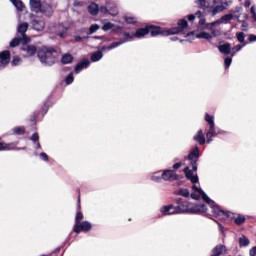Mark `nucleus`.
Wrapping results in <instances>:
<instances>
[{
    "mask_svg": "<svg viewBox=\"0 0 256 256\" xmlns=\"http://www.w3.org/2000/svg\"><path fill=\"white\" fill-rule=\"evenodd\" d=\"M160 213L162 215H179V208L178 206L168 205V206H162L160 208Z\"/></svg>",
    "mask_w": 256,
    "mask_h": 256,
    "instance_id": "f8f14e48",
    "label": "nucleus"
},
{
    "mask_svg": "<svg viewBox=\"0 0 256 256\" xmlns=\"http://www.w3.org/2000/svg\"><path fill=\"white\" fill-rule=\"evenodd\" d=\"M108 8V13L112 15L113 17L119 15V10L117 9V5L113 1H108L106 4Z\"/></svg>",
    "mask_w": 256,
    "mask_h": 256,
    "instance_id": "a211bd4d",
    "label": "nucleus"
},
{
    "mask_svg": "<svg viewBox=\"0 0 256 256\" xmlns=\"http://www.w3.org/2000/svg\"><path fill=\"white\" fill-rule=\"evenodd\" d=\"M21 51L24 57H33L37 53V48L34 45H29V42L22 41Z\"/></svg>",
    "mask_w": 256,
    "mask_h": 256,
    "instance_id": "9b49d317",
    "label": "nucleus"
},
{
    "mask_svg": "<svg viewBox=\"0 0 256 256\" xmlns=\"http://www.w3.org/2000/svg\"><path fill=\"white\" fill-rule=\"evenodd\" d=\"M239 243H240V247H247V245H249V239H247V237L242 236L239 238Z\"/></svg>",
    "mask_w": 256,
    "mask_h": 256,
    "instance_id": "f704fd0d",
    "label": "nucleus"
},
{
    "mask_svg": "<svg viewBox=\"0 0 256 256\" xmlns=\"http://www.w3.org/2000/svg\"><path fill=\"white\" fill-rule=\"evenodd\" d=\"M207 20H205V17H201L200 20H199V25H205Z\"/></svg>",
    "mask_w": 256,
    "mask_h": 256,
    "instance_id": "6e6d98bb",
    "label": "nucleus"
},
{
    "mask_svg": "<svg viewBox=\"0 0 256 256\" xmlns=\"http://www.w3.org/2000/svg\"><path fill=\"white\" fill-rule=\"evenodd\" d=\"M96 31H99V25L97 24H92L90 26V29L88 31V35H93V33H95Z\"/></svg>",
    "mask_w": 256,
    "mask_h": 256,
    "instance_id": "e433bc0d",
    "label": "nucleus"
},
{
    "mask_svg": "<svg viewBox=\"0 0 256 256\" xmlns=\"http://www.w3.org/2000/svg\"><path fill=\"white\" fill-rule=\"evenodd\" d=\"M192 189L194 193L191 194L192 199H202L212 207V211L216 217H219L222 221H225V219H228V217H231V213L225 212L222 210L218 205H216L215 202L210 200L209 196L203 192V190L199 189L196 185L192 186Z\"/></svg>",
    "mask_w": 256,
    "mask_h": 256,
    "instance_id": "f257e3e1",
    "label": "nucleus"
},
{
    "mask_svg": "<svg viewBox=\"0 0 256 256\" xmlns=\"http://www.w3.org/2000/svg\"><path fill=\"white\" fill-rule=\"evenodd\" d=\"M27 29H29V24L25 22L18 26V33L21 35V41H24L25 43H29V41H31V39L25 35Z\"/></svg>",
    "mask_w": 256,
    "mask_h": 256,
    "instance_id": "4468645a",
    "label": "nucleus"
},
{
    "mask_svg": "<svg viewBox=\"0 0 256 256\" xmlns=\"http://www.w3.org/2000/svg\"><path fill=\"white\" fill-rule=\"evenodd\" d=\"M227 252V248H225L224 245H217L213 250H212V255L211 256H221L225 255Z\"/></svg>",
    "mask_w": 256,
    "mask_h": 256,
    "instance_id": "412c9836",
    "label": "nucleus"
},
{
    "mask_svg": "<svg viewBox=\"0 0 256 256\" xmlns=\"http://www.w3.org/2000/svg\"><path fill=\"white\" fill-rule=\"evenodd\" d=\"M245 47V43L243 45H236L234 48H232V57L237 53V51H241Z\"/></svg>",
    "mask_w": 256,
    "mask_h": 256,
    "instance_id": "a19ab883",
    "label": "nucleus"
},
{
    "mask_svg": "<svg viewBox=\"0 0 256 256\" xmlns=\"http://www.w3.org/2000/svg\"><path fill=\"white\" fill-rule=\"evenodd\" d=\"M30 10L34 13H42L45 17L53 16V6L47 3H43L41 0H30Z\"/></svg>",
    "mask_w": 256,
    "mask_h": 256,
    "instance_id": "20e7f679",
    "label": "nucleus"
},
{
    "mask_svg": "<svg viewBox=\"0 0 256 256\" xmlns=\"http://www.w3.org/2000/svg\"><path fill=\"white\" fill-rule=\"evenodd\" d=\"M123 43H125V41L120 40L118 42H114V43L110 44L109 46H104L101 48V52L103 53V51H111V49H116V47L123 45Z\"/></svg>",
    "mask_w": 256,
    "mask_h": 256,
    "instance_id": "4be33fe9",
    "label": "nucleus"
},
{
    "mask_svg": "<svg viewBox=\"0 0 256 256\" xmlns=\"http://www.w3.org/2000/svg\"><path fill=\"white\" fill-rule=\"evenodd\" d=\"M98 13H102L103 15L109 13V9L107 8V6H101L100 8H98Z\"/></svg>",
    "mask_w": 256,
    "mask_h": 256,
    "instance_id": "a18cd8bd",
    "label": "nucleus"
},
{
    "mask_svg": "<svg viewBox=\"0 0 256 256\" xmlns=\"http://www.w3.org/2000/svg\"><path fill=\"white\" fill-rule=\"evenodd\" d=\"M195 14H190L189 16H188V20L189 21H195Z\"/></svg>",
    "mask_w": 256,
    "mask_h": 256,
    "instance_id": "4d7b16f0",
    "label": "nucleus"
},
{
    "mask_svg": "<svg viewBox=\"0 0 256 256\" xmlns=\"http://www.w3.org/2000/svg\"><path fill=\"white\" fill-rule=\"evenodd\" d=\"M11 3H13L14 7H16V9L18 11H23V8L25 7L23 5V2H21L20 0H10Z\"/></svg>",
    "mask_w": 256,
    "mask_h": 256,
    "instance_id": "c756f323",
    "label": "nucleus"
},
{
    "mask_svg": "<svg viewBox=\"0 0 256 256\" xmlns=\"http://www.w3.org/2000/svg\"><path fill=\"white\" fill-rule=\"evenodd\" d=\"M91 223L88 221L78 222L74 226V233H81V231H91Z\"/></svg>",
    "mask_w": 256,
    "mask_h": 256,
    "instance_id": "ddd939ff",
    "label": "nucleus"
},
{
    "mask_svg": "<svg viewBox=\"0 0 256 256\" xmlns=\"http://www.w3.org/2000/svg\"><path fill=\"white\" fill-rule=\"evenodd\" d=\"M125 19H126V23H129V24L137 23V18L135 17L126 16Z\"/></svg>",
    "mask_w": 256,
    "mask_h": 256,
    "instance_id": "c03bdc74",
    "label": "nucleus"
},
{
    "mask_svg": "<svg viewBox=\"0 0 256 256\" xmlns=\"http://www.w3.org/2000/svg\"><path fill=\"white\" fill-rule=\"evenodd\" d=\"M209 6L208 9H210V13L212 15H219V13H223L227 7H229V2H224L220 5H217V3H221V0H208Z\"/></svg>",
    "mask_w": 256,
    "mask_h": 256,
    "instance_id": "0eeeda50",
    "label": "nucleus"
},
{
    "mask_svg": "<svg viewBox=\"0 0 256 256\" xmlns=\"http://www.w3.org/2000/svg\"><path fill=\"white\" fill-rule=\"evenodd\" d=\"M194 17L197 19H201V17H203V12H201V10H198L195 14Z\"/></svg>",
    "mask_w": 256,
    "mask_h": 256,
    "instance_id": "864d4df0",
    "label": "nucleus"
},
{
    "mask_svg": "<svg viewBox=\"0 0 256 256\" xmlns=\"http://www.w3.org/2000/svg\"><path fill=\"white\" fill-rule=\"evenodd\" d=\"M194 141H197L199 145H205V135L203 134V130H199L197 135L194 136Z\"/></svg>",
    "mask_w": 256,
    "mask_h": 256,
    "instance_id": "5701e85b",
    "label": "nucleus"
},
{
    "mask_svg": "<svg viewBox=\"0 0 256 256\" xmlns=\"http://www.w3.org/2000/svg\"><path fill=\"white\" fill-rule=\"evenodd\" d=\"M178 207V212L181 213H205L207 207L204 204L193 205L187 201L180 203Z\"/></svg>",
    "mask_w": 256,
    "mask_h": 256,
    "instance_id": "423d86ee",
    "label": "nucleus"
},
{
    "mask_svg": "<svg viewBox=\"0 0 256 256\" xmlns=\"http://www.w3.org/2000/svg\"><path fill=\"white\" fill-rule=\"evenodd\" d=\"M247 27V23H243L241 28H242V31H247V29H245Z\"/></svg>",
    "mask_w": 256,
    "mask_h": 256,
    "instance_id": "e2e57ef3",
    "label": "nucleus"
},
{
    "mask_svg": "<svg viewBox=\"0 0 256 256\" xmlns=\"http://www.w3.org/2000/svg\"><path fill=\"white\" fill-rule=\"evenodd\" d=\"M236 37H237L239 43H244V42H245V33H243V32H238V33L236 34Z\"/></svg>",
    "mask_w": 256,
    "mask_h": 256,
    "instance_id": "58836bf2",
    "label": "nucleus"
},
{
    "mask_svg": "<svg viewBox=\"0 0 256 256\" xmlns=\"http://www.w3.org/2000/svg\"><path fill=\"white\" fill-rule=\"evenodd\" d=\"M32 27L35 31H43V29H45V21L41 19H34L32 21Z\"/></svg>",
    "mask_w": 256,
    "mask_h": 256,
    "instance_id": "aec40b11",
    "label": "nucleus"
},
{
    "mask_svg": "<svg viewBox=\"0 0 256 256\" xmlns=\"http://www.w3.org/2000/svg\"><path fill=\"white\" fill-rule=\"evenodd\" d=\"M175 195H180L181 197H189V190L187 188H181L175 192Z\"/></svg>",
    "mask_w": 256,
    "mask_h": 256,
    "instance_id": "473e14b6",
    "label": "nucleus"
},
{
    "mask_svg": "<svg viewBox=\"0 0 256 256\" xmlns=\"http://www.w3.org/2000/svg\"><path fill=\"white\" fill-rule=\"evenodd\" d=\"M89 65H91V61H89V59H83L80 63L76 65L75 73H81V71H83V69H87Z\"/></svg>",
    "mask_w": 256,
    "mask_h": 256,
    "instance_id": "f3484780",
    "label": "nucleus"
},
{
    "mask_svg": "<svg viewBox=\"0 0 256 256\" xmlns=\"http://www.w3.org/2000/svg\"><path fill=\"white\" fill-rule=\"evenodd\" d=\"M31 141H34L36 143L38 149H41V144L39 143V134L35 133L31 137Z\"/></svg>",
    "mask_w": 256,
    "mask_h": 256,
    "instance_id": "c9c22d12",
    "label": "nucleus"
},
{
    "mask_svg": "<svg viewBox=\"0 0 256 256\" xmlns=\"http://www.w3.org/2000/svg\"><path fill=\"white\" fill-rule=\"evenodd\" d=\"M220 227V231H223V226H219Z\"/></svg>",
    "mask_w": 256,
    "mask_h": 256,
    "instance_id": "338daca9",
    "label": "nucleus"
},
{
    "mask_svg": "<svg viewBox=\"0 0 256 256\" xmlns=\"http://www.w3.org/2000/svg\"><path fill=\"white\" fill-rule=\"evenodd\" d=\"M161 172H155L152 176H151V180L154 181L155 183H161V179H163V177L161 176Z\"/></svg>",
    "mask_w": 256,
    "mask_h": 256,
    "instance_id": "7c9ffc66",
    "label": "nucleus"
},
{
    "mask_svg": "<svg viewBox=\"0 0 256 256\" xmlns=\"http://www.w3.org/2000/svg\"><path fill=\"white\" fill-rule=\"evenodd\" d=\"M74 81V78H73V73H70L66 79H65V82H66V85H71V83H73Z\"/></svg>",
    "mask_w": 256,
    "mask_h": 256,
    "instance_id": "37998d69",
    "label": "nucleus"
},
{
    "mask_svg": "<svg viewBox=\"0 0 256 256\" xmlns=\"http://www.w3.org/2000/svg\"><path fill=\"white\" fill-rule=\"evenodd\" d=\"M14 133L16 135H23L25 133V128L23 127L14 128Z\"/></svg>",
    "mask_w": 256,
    "mask_h": 256,
    "instance_id": "79ce46f5",
    "label": "nucleus"
},
{
    "mask_svg": "<svg viewBox=\"0 0 256 256\" xmlns=\"http://www.w3.org/2000/svg\"><path fill=\"white\" fill-rule=\"evenodd\" d=\"M151 29H153V26H147L146 28H140L138 30H136V32L134 34H129V33H125L124 36L126 37L125 43H127L128 41H133V37H136V39H143V37H145V35H149V33H151Z\"/></svg>",
    "mask_w": 256,
    "mask_h": 256,
    "instance_id": "6e6552de",
    "label": "nucleus"
},
{
    "mask_svg": "<svg viewBox=\"0 0 256 256\" xmlns=\"http://www.w3.org/2000/svg\"><path fill=\"white\" fill-rule=\"evenodd\" d=\"M82 220H83V213H81L79 211V212H77L76 217H75L76 224L81 223Z\"/></svg>",
    "mask_w": 256,
    "mask_h": 256,
    "instance_id": "49530a36",
    "label": "nucleus"
},
{
    "mask_svg": "<svg viewBox=\"0 0 256 256\" xmlns=\"http://www.w3.org/2000/svg\"><path fill=\"white\" fill-rule=\"evenodd\" d=\"M9 61H11V53L5 50L0 53V63L1 65H8Z\"/></svg>",
    "mask_w": 256,
    "mask_h": 256,
    "instance_id": "6ab92c4d",
    "label": "nucleus"
},
{
    "mask_svg": "<svg viewBox=\"0 0 256 256\" xmlns=\"http://www.w3.org/2000/svg\"><path fill=\"white\" fill-rule=\"evenodd\" d=\"M21 63V58L15 57L12 61V65H19Z\"/></svg>",
    "mask_w": 256,
    "mask_h": 256,
    "instance_id": "3c124183",
    "label": "nucleus"
},
{
    "mask_svg": "<svg viewBox=\"0 0 256 256\" xmlns=\"http://www.w3.org/2000/svg\"><path fill=\"white\" fill-rule=\"evenodd\" d=\"M205 121L209 125V130L206 133L207 143H211V141H213V137H215V116L206 114Z\"/></svg>",
    "mask_w": 256,
    "mask_h": 256,
    "instance_id": "1a4fd4ad",
    "label": "nucleus"
},
{
    "mask_svg": "<svg viewBox=\"0 0 256 256\" xmlns=\"http://www.w3.org/2000/svg\"><path fill=\"white\" fill-rule=\"evenodd\" d=\"M218 49L220 53H224V55H229V53H231V44H222L218 47Z\"/></svg>",
    "mask_w": 256,
    "mask_h": 256,
    "instance_id": "b1692460",
    "label": "nucleus"
},
{
    "mask_svg": "<svg viewBox=\"0 0 256 256\" xmlns=\"http://www.w3.org/2000/svg\"><path fill=\"white\" fill-rule=\"evenodd\" d=\"M103 59V52L102 51H96L91 55V61L93 63H96V61H101Z\"/></svg>",
    "mask_w": 256,
    "mask_h": 256,
    "instance_id": "393cba45",
    "label": "nucleus"
},
{
    "mask_svg": "<svg viewBox=\"0 0 256 256\" xmlns=\"http://www.w3.org/2000/svg\"><path fill=\"white\" fill-rule=\"evenodd\" d=\"M88 11L91 15H97L99 13V6L95 3H92L89 5Z\"/></svg>",
    "mask_w": 256,
    "mask_h": 256,
    "instance_id": "bb28decb",
    "label": "nucleus"
},
{
    "mask_svg": "<svg viewBox=\"0 0 256 256\" xmlns=\"http://www.w3.org/2000/svg\"><path fill=\"white\" fill-rule=\"evenodd\" d=\"M62 63L67 65L69 63H73V56L71 54H64L62 56Z\"/></svg>",
    "mask_w": 256,
    "mask_h": 256,
    "instance_id": "c85d7f7f",
    "label": "nucleus"
},
{
    "mask_svg": "<svg viewBox=\"0 0 256 256\" xmlns=\"http://www.w3.org/2000/svg\"><path fill=\"white\" fill-rule=\"evenodd\" d=\"M214 27L215 26H210L209 23L206 24V26H205V29H208L209 31H211L210 35L212 38L217 37V35H219V31H216Z\"/></svg>",
    "mask_w": 256,
    "mask_h": 256,
    "instance_id": "2f4dec72",
    "label": "nucleus"
},
{
    "mask_svg": "<svg viewBox=\"0 0 256 256\" xmlns=\"http://www.w3.org/2000/svg\"><path fill=\"white\" fill-rule=\"evenodd\" d=\"M181 165H182L181 163H176L173 165V169L175 170L180 169Z\"/></svg>",
    "mask_w": 256,
    "mask_h": 256,
    "instance_id": "13d9d810",
    "label": "nucleus"
},
{
    "mask_svg": "<svg viewBox=\"0 0 256 256\" xmlns=\"http://www.w3.org/2000/svg\"><path fill=\"white\" fill-rule=\"evenodd\" d=\"M161 177L164 181H176L177 173L173 170H164Z\"/></svg>",
    "mask_w": 256,
    "mask_h": 256,
    "instance_id": "2eb2a0df",
    "label": "nucleus"
},
{
    "mask_svg": "<svg viewBox=\"0 0 256 256\" xmlns=\"http://www.w3.org/2000/svg\"><path fill=\"white\" fill-rule=\"evenodd\" d=\"M12 149H15V144L0 142V151H11Z\"/></svg>",
    "mask_w": 256,
    "mask_h": 256,
    "instance_id": "a878e982",
    "label": "nucleus"
},
{
    "mask_svg": "<svg viewBox=\"0 0 256 256\" xmlns=\"http://www.w3.org/2000/svg\"><path fill=\"white\" fill-rule=\"evenodd\" d=\"M244 5H245V7H251V1L246 0V1L244 2Z\"/></svg>",
    "mask_w": 256,
    "mask_h": 256,
    "instance_id": "bf43d9fd",
    "label": "nucleus"
},
{
    "mask_svg": "<svg viewBox=\"0 0 256 256\" xmlns=\"http://www.w3.org/2000/svg\"><path fill=\"white\" fill-rule=\"evenodd\" d=\"M177 203H178V205H179V203H181V199H178V200H177Z\"/></svg>",
    "mask_w": 256,
    "mask_h": 256,
    "instance_id": "69168bd1",
    "label": "nucleus"
},
{
    "mask_svg": "<svg viewBox=\"0 0 256 256\" xmlns=\"http://www.w3.org/2000/svg\"><path fill=\"white\" fill-rule=\"evenodd\" d=\"M188 159L190 162V165L192 167V170L189 169V167H186L184 169L185 176L187 179L191 181V183H198L199 177L197 174H194L193 171H197V161L199 160V147H195L190 154L188 155Z\"/></svg>",
    "mask_w": 256,
    "mask_h": 256,
    "instance_id": "f03ea898",
    "label": "nucleus"
},
{
    "mask_svg": "<svg viewBox=\"0 0 256 256\" xmlns=\"http://www.w3.org/2000/svg\"><path fill=\"white\" fill-rule=\"evenodd\" d=\"M57 52L51 48L42 47L38 51V59L45 65H54L56 61Z\"/></svg>",
    "mask_w": 256,
    "mask_h": 256,
    "instance_id": "39448f33",
    "label": "nucleus"
},
{
    "mask_svg": "<svg viewBox=\"0 0 256 256\" xmlns=\"http://www.w3.org/2000/svg\"><path fill=\"white\" fill-rule=\"evenodd\" d=\"M250 13H251L252 18L254 19V21H256V8H255V6L251 7Z\"/></svg>",
    "mask_w": 256,
    "mask_h": 256,
    "instance_id": "8fccbe9b",
    "label": "nucleus"
},
{
    "mask_svg": "<svg viewBox=\"0 0 256 256\" xmlns=\"http://www.w3.org/2000/svg\"><path fill=\"white\" fill-rule=\"evenodd\" d=\"M235 223L236 225H243V223H245V216L238 215L235 218Z\"/></svg>",
    "mask_w": 256,
    "mask_h": 256,
    "instance_id": "4c0bfd02",
    "label": "nucleus"
},
{
    "mask_svg": "<svg viewBox=\"0 0 256 256\" xmlns=\"http://www.w3.org/2000/svg\"><path fill=\"white\" fill-rule=\"evenodd\" d=\"M194 3H195L200 9H205V7H207V0H195Z\"/></svg>",
    "mask_w": 256,
    "mask_h": 256,
    "instance_id": "72a5a7b5",
    "label": "nucleus"
},
{
    "mask_svg": "<svg viewBox=\"0 0 256 256\" xmlns=\"http://www.w3.org/2000/svg\"><path fill=\"white\" fill-rule=\"evenodd\" d=\"M187 29V20H180L178 22V27L169 29V30H161L159 27L152 26L150 29V33L152 37H157V35H178V33H183Z\"/></svg>",
    "mask_w": 256,
    "mask_h": 256,
    "instance_id": "7ed1b4c3",
    "label": "nucleus"
},
{
    "mask_svg": "<svg viewBox=\"0 0 256 256\" xmlns=\"http://www.w3.org/2000/svg\"><path fill=\"white\" fill-rule=\"evenodd\" d=\"M233 59H231L230 57L225 58V69H229V67L231 66Z\"/></svg>",
    "mask_w": 256,
    "mask_h": 256,
    "instance_id": "de8ad7c7",
    "label": "nucleus"
},
{
    "mask_svg": "<svg viewBox=\"0 0 256 256\" xmlns=\"http://www.w3.org/2000/svg\"><path fill=\"white\" fill-rule=\"evenodd\" d=\"M40 157L43 161H49V156H47V154L45 152H42L40 154Z\"/></svg>",
    "mask_w": 256,
    "mask_h": 256,
    "instance_id": "603ef678",
    "label": "nucleus"
},
{
    "mask_svg": "<svg viewBox=\"0 0 256 256\" xmlns=\"http://www.w3.org/2000/svg\"><path fill=\"white\" fill-rule=\"evenodd\" d=\"M250 256H255L256 255V246H254L252 249L249 251Z\"/></svg>",
    "mask_w": 256,
    "mask_h": 256,
    "instance_id": "5fc2aeb1",
    "label": "nucleus"
},
{
    "mask_svg": "<svg viewBox=\"0 0 256 256\" xmlns=\"http://www.w3.org/2000/svg\"><path fill=\"white\" fill-rule=\"evenodd\" d=\"M83 38H81L80 36H75L74 40L79 43V41H81Z\"/></svg>",
    "mask_w": 256,
    "mask_h": 256,
    "instance_id": "680f3d73",
    "label": "nucleus"
},
{
    "mask_svg": "<svg viewBox=\"0 0 256 256\" xmlns=\"http://www.w3.org/2000/svg\"><path fill=\"white\" fill-rule=\"evenodd\" d=\"M196 39H206L207 41L212 39L211 34L207 32H200L199 34H196Z\"/></svg>",
    "mask_w": 256,
    "mask_h": 256,
    "instance_id": "cd10ccee",
    "label": "nucleus"
},
{
    "mask_svg": "<svg viewBox=\"0 0 256 256\" xmlns=\"http://www.w3.org/2000/svg\"><path fill=\"white\" fill-rule=\"evenodd\" d=\"M172 41H177V38H171Z\"/></svg>",
    "mask_w": 256,
    "mask_h": 256,
    "instance_id": "0e129e2a",
    "label": "nucleus"
},
{
    "mask_svg": "<svg viewBox=\"0 0 256 256\" xmlns=\"http://www.w3.org/2000/svg\"><path fill=\"white\" fill-rule=\"evenodd\" d=\"M21 41V43H23V40H21V38H14L11 42H10V47H17V45H19V42Z\"/></svg>",
    "mask_w": 256,
    "mask_h": 256,
    "instance_id": "ea45409f",
    "label": "nucleus"
},
{
    "mask_svg": "<svg viewBox=\"0 0 256 256\" xmlns=\"http://www.w3.org/2000/svg\"><path fill=\"white\" fill-rule=\"evenodd\" d=\"M113 27V23L108 22L102 27L103 31H109Z\"/></svg>",
    "mask_w": 256,
    "mask_h": 256,
    "instance_id": "09e8293b",
    "label": "nucleus"
},
{
    "mask_svg": "<svg viewBox=\"0 0 256 256\" xmlns=\"http://www.w3.org/2000/svg\"><path fill=\"white\" fill-rule=\"evenodd\" d=\"M233 19H239V16H236L235 14H225L221 16L218 20H215L212 23H209L210 27H219V25H228V23H231Z\"/></svg>",
    "mask_w": 256,
    "mask_h": 256,
    "instance_id": "9d476101",
    "label": "nucleus"
},
{
    "mask_svg": "<svg viewBox=\"0 0 256 256\" xmlns=\"http://www.w3.org/2000/svg\"><path fill=\"white\" fill-rule=\"evenodd\" d=\"M67 31H69V28L59 24L56 26L54 33H56L58 37H61V39H65V37H67Z\"/></svg>",
    "mask_w": 256,
    "mask_h": 256,
    "instance_id": "dca6fc26",
    "label": "nucleus"
},
{
    "mask_svg": "<svg viewBox=\"0 0 256 256\" xmlns=\"http://www.w3.org/2000/svg\"><path fill=\"white\" fill-rule=\"evenodd\" d=\"M249 41H251V42L256 41V36L250 35Z\"/></svg>",
    "mask_w": 256,
    "mask_h": 256,
    "instance_id": "052dcab7",
    "label": "nucleus"
}]
</instances>
